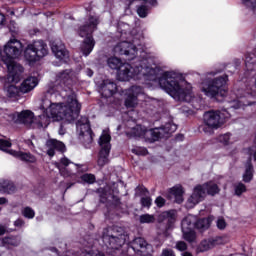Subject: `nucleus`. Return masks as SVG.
<instances>
[{
  "instance_id": "nucleus-27",
  "label": "nucleus",
  "mask_w": 256,
  "mask_h": 256,
  "mask_svg": "<svg viewBox=\"0 0 256 256\" xmlns=\"http://www.w3.org/2000/svg\"><path fill=\"white\" fill-rule=\"evenodd\" d=\"M253 173V165L251 164V162H249L248 164H246L244 173L242 175L244 183H251V181H253Z\"/></svg>"
},
{
  "instance_id": "nucleus-5",
  "label": "nucleus",
  "mask_w": 256,
  "mask_h": 256,
  "mask_svg": "<svg viewBox=\"0 0 256 256\" xmlns=\"http://www.w3.org/2000/svg\"><path fill=\"white\" fill-rule=\"evenodd\" d=\"M213 223V217L209 216L204 219L197 221V217L193 215H188L182 220V233L183 238L189 243H193L197 238L195 234V227L198 231H207Z\"/></svg>"
},
{
  "instance_id": "nucleus-43",
  "label": "nucleus",
  "mask_w": 256,
  "mask_h": 256,
  "mask_svg": "<svg viewBox=\"0 0 256 256\" xmlns=\"http://www.w3.org/2000/svg\"><path fill=\"white\" fill-rule=\"evenodd\" d=\"M141 203H142V207H151V203H152V200H151V197H143L141 199Z\"/></svg>"
},
{
  "instance_id": "nucleus-42",
  "label": "nucleus",
  "mask_w": 256,
  "mask_h": 256,
  "mask_svg": "<svg viewBox=\"0 0 256 256\" xmlns=\"http://www.w3.org/2000/svg\"><path fill=\"white\" fill-rule=\"evenodd\" d=\"M249 9H256V0H242Z\"/></svg>"
},
{
  "instance_id": "nucleus-19",
  "label": "nucleus",
  "mask_w": 256,
  "mask_h": 256,
  "mask_svg": "<svg viewBox=\"0 0 256 256\" xmlns=\"http://www.w3.org/2000/svg\"><path fill=\"white\" fill-rule=\"evenodd\" d=\"M102 97H113L117 93V84L111 80H105L99 89Z\"/></svg>"
},
{
  "instance_id": "nucleus-52",
  "label": "nucleus",
  "mask_w": 256,
  "mask_h": 256,
  "mask_svg": "<svg viewBox=\"0 0 256 256\" xmlns=\"http://www.w3.org/2000/svg\"><path fill=\"white\" fill-rule=\"evenodd\" d=\"M145 3H149V5H155L157 3V0H143Z\"/></svg>"
},
{
  "instance_id": "nucleus-55",
  "label": "nucleus",
  "mask_w": 256,
  "mask_h": 256,
  "mask_svg": "<svg viewBox=\"0 0 256 256\" xmlns=\"http://www.w3.org/2000/svg\"><path fill=\"white\" fill-rule=\"evenodd\" d=\"M182 256H193V254H191L189 252H184V253H182Z\"/></svg>"
},
{
  "instance_id": "nucleus-34",
  "label": "nucleus",
  "mask_w": 256,
  "mask_h": 256,
  "mask_svg": "<svg viewBox=\"0 0 256 256\" xmlns=\"http://www.w3.org/2000/svg\"><path fill=\"white\" fill-rule=\"evenodd\" d=\"M243 193H247V186L243 182L234 184V195L241 197Z\"/></svg>"
},
{
  "instance_id": "nucleus-48",
  "label": "nucleus",
  "mask_w": 256,
  "mask_h": 256,
  "mask_svg": "<svg viewBox=\"0 0 256 256\" xmlns=\"http://www.w3.org/2000/svg\"><path fill=\"white\" fill-rule=\"evenodd\" d=\"M23 225H25V221H23V219H17V220L14 222V226H15V227H23Z\"/></svg>"
},
{
  "instance_id": "nucleus-2",
  "label": "nucleus",
  "mask_w": 256,
  "mask_h": 256,
  "mask_svg": "<svg viewBox=\"0 0 256 256\" xmlns=\"http://www.w3.org/2000/svg\"><path fill=\"white\" fill-rule=\"evenodd\" d=\"M77 79L75 72L66 70L56 76V80L49 85L48 95L55 97L57 94L64 100L63 103H55L48 98H44L40 104L43 114L39 116L38 127H48L52 121H74L79 117L81 104L77 100L75 92L69 87Z\"/></svg>"
},
{
  "instance_id": "nucleus-3",
  "label": "nucleus",
  "mask_w": 256,
  "mask_h": 256,
  "mask_svg": "<svg viewBox=\"0 0 256 256\" xmlns=\"http://www.w3.org/2000/svg\"><path fill=\"white\" fill-rule=\"evenodd\" d=\"M23 51V44L17 39H11L4 46V50L0 48V58L5 63L8 69L7 80L10 83H19L21 80V73H23V66L17 64L15 59L21 57Z\"/></svg>"
},
{
  "instance_id": "nucleus-8",
  "label": "nucleus",
  "mask_w": 256,
  "mask_h": 256,
  "mask_svg": "<svg viewBox=\"0 0 256 256\" xmlns=\"http://www.w3.org/2000/svg\"><path fill=\"white\" fill-rule=\"evenodd\" d=\"M47 53H49L47 44L42 40H38L27 46L24 52V57L28 63H36V61L45 57Z\"/></svg>"
},
{
  "instance_id": "nucleus-9",
  "label": "nucleus",
  "mask_w": 256,
  "mask_h": 256,
  "mask_svg": "<svg viewBox=\"0 0 256 256\" xmlns=\"http://www.w3.org/2000/svg\"><path fill=\"white\" fill-rule=\"evenodd\" d=\"M99 145L101 149L98 153L97 163L99 167H105L109 163V152L111 151V134L109 129L103 130L99 139Z\"/></svg>"
},
{
  "instance_id": "nucleus-39",
  "label": "nucleus",
  "mask_w": 256,
  "mask_h": 256,
  "mask_svg": "<svg viewBox=\"0 0 256 256\" xmlns=\"http://www.w3.org/2000/svg\"><path fill=\"white\" fill-rule=\"evenodd\" d=\"M132 153H134V155H138V156H145V155H147V149L143 148V147L136 146L132 149Z\"/></svg>"
},
{
  "instance_id": "nucleus-51",
  "label": "nucleus",
  "mask_w": 256,
  "mask_h": 256,
  "mask_svg": "<svg viewBox=\"0 0 256 256\" xmlns=\"http://www.w3.org/2000/svg\"><path fill=\"white\" fill-rule=\"evenodd\" d=\"M5 203H7V198L1 197L0 198V205H5ZM0 211H1V207H0Z\"/></svg>"
},
{
  "instance_id": "nucleus-25",
  "label": "nucleus",
  "mask_w": 256,
  "mask_h": 256,
  "mask_svg": "<svg viewBox=\"0 0 256 256\" xmlns=\"http://www.w3.org/2000/svg\"><path fill=\"white\" fill-rule=\"evenodd\" d=\"M20 243H21V238L18 236H7L4 239H2L3 246L7 247L8 249H11L13 247H18Z\"/></svg>"
},
{
  "instance_id": "nucleus-57",
  "label": "nucleus",
  "mask_w": 256,
  "mask_h": 256,
  "mask_svg": "<svg viewBox=\"0 0 256 256\" xmlns=\"http://www.w3.org/2000/svg\"><path fill=\"white\" fill-rule=\"evenodd\" d=\"M3 69V67L0 65V71ZM0 79H3V76H0Z\"/></svg>"
},
{
  "instance_id": "nucleus-23",
  "label": "nucleus",
  "mask_w": 256,
  "mask_h": 256,
  "mask_svg": "<svg viewBox=\"0 0 256 256\" xmlns=\"http://www.w3.org/2000/svg\"><path fill=\"white\" fill-rule=\"evenodd\" d=\"M183 195H185V189L181 185H176L169 189V198L174 199L176 203L184 201Z\"/></svg>"
},
{
  "instance_id": "nucleus-54",
  "label": "nucleus",
  "mask_w": 256,
  "mask_h": 256,
  "mask_svg": "<svg viewBox=\"0 0 256 256\" xmlns=\"http://www.w3.org/2000/svg\"><path fill=\"white\" fill-rule=\"evenodd\" d=\"M5 22V15L0 13V25Z\"/></svg>"
},
{
  "instance_id": "nucleus-13",
  "label": "nucleus",
  "mask_w": 256,
  "mask_h": 256,
  "mask_svg": "<svg viewBox=\"0 0 256 256\" xmlns=\"http://www.w3.org/2000/svg\"><path fill=\"white\" fill-rule=\"evenodd\" d=\"M205 197H207V191H205V188L203 185H197L193 188L192 193L187 199L186 207L187 209H193L196 205H199L201 201L205 200Z\"/></svg>"
},
{
  "instance_id": "nucleus-41",
  "label": "nucleus",
  "mask_w": 256,
  "mask_h": 256,
  "mask_svg": "<svg viewBox=\"0 0 256 256\" xmlns=\"http://www.w3.org/2000/svg\"><path fill=\"white\" fill-rule=\"evenodd\" d=\"M147 13H148V9L145 6H140L137 9V14L139 15V17H142V18L147 17Z\"/></svg>"
},
{
  "instance_id": "nucleus-12",
  "label": "nucleus",
  "mask_w": 256,
  "mask_h": 256,
  "mask_svg": "<svg viewBox=\"0 0 256 256\" xmlns=\"http://www.w3.org/2000/svg\"><path fill=\"white\" fill-rule=\"evenodd\" d=\"M160 133L159 129L147 130V128L137 125L130 130L129 135L131 137H143V139H146L149 143H153V141H157L159 139Z\"/></svg>"
},
{
  "instance_id": "nucleus-56",
  "label": "nucleus",
  "mask_w": 256,
  "mask_h": 256,
  "mask_svg": "<svg viewBox=\"0 0 256 256\" xmlns=\"http://www.w3.org/2000/svg\"><path fill=\"white\" fill-rule=\"evenodd\" d=\"M28 57H33V52H29V56Z\"/></svg>"
},
{
  "instance_id": "nucleus-53",
  "label": "nucleus",
  "mask_w": 256,
  "mask_h": 256,
  "mask_svg": "<svg viewBox=\"0 0 256 256\" xmlns=\"http://www.w3.org/2000/svg\"><path fill=\"white\" fill-rule=\"evenodd\" d=\"M86 74L88 75V77H93V70L87 69Z\"/></svg>"
},
{
  "instance_id": "nucleus-15",
  "label": "nucleus",
  "mask_w": 256,
  "mask_h": 256,
  "mask_svg": "<svg viewBox=\"0 0 256 256\" xmlns=\"http://www.w3.org/2000/svg\"><path fill=\"white\" fill-rule=\"evenodd\" d=\"M111 231L113 232L103 235L104 243H108L112 249H117V247L124 245L125 241H127V236L123 233L117 234V229L115 228Z\"/></svg>"
},
{
  "instance_id": "nucleus-6",
  "label": "nucleus",
  "mask_w": 256,
  "mask_h": 256,
  "mask_svg": "<svg viewBox=\"0 0 256 256\" xmlns=\"http://www.w3.org/2000/svg\"><path fill=\"white\" fill-rule=\"evenodd\" d=\"M97 25H99V17L97 16H88L84 24L78 28V34L80 37H86L80 47L82 54L87 57L95 48V40L93 39L94 31L97 29Z\"/></svg>"
},
{
  "instance_id": "nucleus-38",
  "label": "nucleus",
  "mask_w": 256,
  "mask_h": 256,
  "mask_svg": "<svg viewBox=\"0 0 256 256\" xmlns=\"http://www.w3.org/2000/svg\"><path fill=\"white\" fill-rule=\"evenodd\" d=\"M81 181L83 183H95V175L93 174H84L81 176Z\"/></svg>"
},
{
  "instance_id": "nucleus-20",
  "label": "nucleus",
  "mask_w": 256,
  "mask_h": 256,
  "mask_svg": "<svg viewBox=\"0 0 256 256\" xmlns=\"http://www.w3.org/2000/svg\"><path fill=\"white\" fill-rule=\"evenodd\" d=\"M55 151H65V144L61 141H57L56 139H50L46 142V153L49 157H53L55 155Z\"/></svg>"
},
{
  "instance_id": "nucleus-11",
  "label": "nucleus",
  "mask_w": 256,
  "mask_h": 256,
  "mask_svg": "<svg viewBox=\"0 0 256 256\" xmlns=\"http://www.w3.org/2000/svg\"><path fill=\"white\" fill-rule=\"evenodd\" d=\"M11 147V142L9 140L0 139V150L9 153L12 157H16V159H20V161H25L26 163H35L37 158L33 156L31 153H25L21 151H15L9 149Z\"/></svg>"
},
{
  "instance_id": "nucleus-32",
  "label": "nucleus",
  "mask_w": 256,
  "mask_h": 256,
  "mask_svg": "<svg viewBox=\"0 0 256 256\" xmlns=\"http://www.w3.org/2000/svg\"><path fill=\"white\" fill-rule=\"evenodd\" d=\"M209 240L212 245V249H215V247H219V245H225V243H227V238L225 236H216L209 238Z\"/></svg>"
},
{
  "instance_id": "nucleus-58",
  "label": "nucleus",
  "mask_w": 256,
  "mask_h": 256,
  "mask_svg": "<svg viewBox=\"0 0 256 256\" xmlns=\"http://www.w3.org/2000/svg\"><path fill=\"white\" fill-rule=\"evenodd\" d=\"M249 61H250L249 57H246V63H249Z\"/></svg>"
},
{
  "instance_id": "nucleus-24",
  "label": "nucleus",
  "mask_w": 256,
  "mask_h": 256,
  "mask_svg": "<svg viewBox=\"0 0 256 256\" xmlns=\"http://www.w3.org/2000/svg\"><path fill=\"white\" fill-rule=\"evenodd\" d=\"M154 129H158V131L160 132L158 135V139H161V137H165V135H171V133H175L177 131V126L175 125V123L170 121L161 128Z\"/></svg>"
},
{
  "instance_id": "nucleus-45",
  "label": "nucleus",
  "mask_w": 256,
  "mask_h": 256,
  "mask_svg": "<svg viewBox=\"0 0 256 256\" xmlns=\"http://www.w3.org/2000/svg\"><path fill=\"white\" fill-rule=\"evenodd\" d=\"M176 249H178V251H185L187 249V244L183 241L177 242Z\"/></svg>"
},
{
  "instance_id": "nucleus-21",
  "label": "nucleus",
  "mask_w": 256,
  "mask_h": 256,
  "mask_svg": "<svg viewBox=\"0 0 256 256\" xmlns=\"http://www.w3.org/2000/svg\"><path fill=\"white\" fill-rule=\"evenodd\" d=\"M37 85H39V79L35 76H29L21 83L20 91L21 93H29L33 91Z\"/></svg>"
},
{
  "instance_id": "nucleus-16",
  "label": "nucleus",
  "mask_w": 256,
  "mask_h": 256,
  "mask_svg": "<svg viewBox=\"0 0 256 256\" xmlns=\"http://www.w3.org/2000/svg\"><path fill=\"white\" fill-rule=\"evenodd\" d=\"M140 93H143V89L139 86H133L125 91V106L127 109H135L137 107V95H140Z\"/></svg>"
},
{
  "instance_id": "nucleus-50",
  "label": "nucleus",
  "mask_w": 256,
  "mask_h": 256,
  "mask_svg": "<svg viewBox=\"0 0 256 256\" xmlns=\"http://www.w3.org/2000/svg\"><path fill=\"white\" fill-rule=\"evenodd\" d=\"M7 233V227L0 225V237L1 235H5Z\"/></svg>"
},
{
  "instance_id": "nucleus-1",
  "label": "nucleus",
  "mask_w": 256,
  "mask_h": 256,
  "mask_svg": "<svg viewBox=\"0 0 256 256\" xmlns=\"http://www.w3.org/2000/svg\"><path fill=\"white\" fill-rule=\"evenodd\" d=\"M131 26L120 22L118 25V37L120 41L115 45L113 51L115 55H125L131 61L140 53L141 58H137L133 65L124 63L118 70L119 81L140 80L148 87H160L173 97L176 101H193V87L175 71H163L155 63V58L147 55L141 48V42L131 34Z\"/></svg>"
},
{
  "instance_id": "nucleus-17",
  "label": "nucleus",
  "mask_w": 256,
  "mask_h": 256,
  "mask_svg": "<svg viewBox=\"0 0 256 256\" xmlns=\"http://www.w3.org/2000/svg\"><path fill=\"white\" fill-rule=\"evenodd\" d=\"M243 96H245L244 89L233 90V92H231L230 103H231L232 109H240L241 104H239V103H243V105H249V103H247V100H245V98Z\"/></svg>"
},
{
  "instance_id": "nucleus-14",
  "label": "nucleus",
  "mask_w": 256,
  "mask_h": 256,
  "mask_svg": "<svg viewBox=\"0 0 256 256\" xmlns=\"http://www.w3.org/2000/svg\"><path fill=\"white\" fill-rule=\"evenodd\" d=\"M76 129L79 137H84L86 143L93 142V132H91V126L89 125V119L87 117H81L76 124Z\"/></svg>"
},
{
  "instance_id": "nucleus-40",
  "label": "nucleus",
  "mask_w": 256,
  "mask_h": 256,
  "mask_svg": "<svg viewBox=\"0 0 256 256\" xmlns=\"http://www.w3.org/2000/svg\"><path fill=\"white\" fill-rule=\"evenodd\" d=\"M219 141L223 145H229V141H231V135L230 134H224L219 136Z\"/></svg>"
},
{
  "instance_id": "nucleus-44",
  "label": "nucleus",
  "mask_w": 256,
  "mask_h": 256,
  "mask_svg": "<svg viewBox=\"0 0 256 256\" xmlns=\"http://www.w3.org/2000/svg\"><path fill=\"white\" fill-rule=\"evenodd\" d=\"M217 227H218V229H225L227 227V222H225V219L218 218Z\"/></svg>"
},
{
  "instance_id": "nucleus-36",
  "label": "nucleus",
  "mask_w": 256,
  "mask_h": 256,
  "mask_svg": "<svg viewBox=\"0 0 256 256\" xmlns=\"http://www.w3.org/2000/svg\"><path fill=\"white\" fill-rule=\"evenodd\" d=\"M199 249H200L201 252L210 251V249H213V246L211 244V240H209V238L206 239V240H203L200 243Z\"/></svg>"
},
{
  "instance_id": "nucleus-7",
  "label": "nucleus",
  "mask_w": 256,
  "mask_h": 256,
  "mask_svg": "<svg viewBox=\"0 0 256 256\" xmlns=\"http://www.w3.org/2000/svg\"><path fill=\"white\" fill-rule=\"evenodd\" d=\"M230 115L229 112L226 110L223 111H215L211 110L205 112L203 118V131L204 133H213L215 129H219L225 125L227 119H229Z\"/></svg>"
},
{
  "instance_id": "nucleus-31",
  "label": "nucleus",
  "mask_w": 256,
  "mask_h": 256,
  "mask_svg": "<svg viewBox=\"0 0 256 256\" xmlns=\"http://www.w3.org/2000/svg\"><path fill=\"white\" fill-rule=\"evenodd\" d=\"M6 95L9 99H17L19 97V88L17 86L11 84L5 88Z\"/></svg>"
},
{
  "instance_id": "nucleus-22",
  "label": "nucleus",
  "mask_w": 256,
  "mask_h": 256,
  "mask_svg": "<svg viewBox=\"0 0 256 256\" xmlns=\"http://www.w3.org/2000/svg\"><path fill=\"white\" fill-rule=\"evenodd\" d=\"M54 165L57 167L62 177H71V175H73L71 170L67 168L69 165H74L69 159L64 157L60 160V162H55Z\"/></svg>"
},
{
  "instance_id": "nucleus-4",
  "label": "nucleus",
  "mask_w": 256,
  "mask_h": 256,
  "mask_svg": "<svg viewBox=\"0 0 256 256\" xmlns=\"http://www.w3.org/2000/svg\"><path fill=\"white\" fill-rule=\"evenodd\" d=\"M225 83H227V76L213 78V73H209L202 79L199 89L206 97L211 99L225 97L227 94Z\"/></svg>"
},
{
  "instance_id": "nucleus-10",
  "label": "nucleus",
  "mask_w": 256,
  "mask_h": 256,
  "mask_svg": "<svg viewBox=\"0 0 256 256\" xmlns=\"http://www.w3.org/2000/svg\"><path fill=\"white\" fill-rule=\"evenodd\" d=\"M12 120L14 123H20L26 125V127H33L36 129L44 128V126H38L41 122V118H35V114L31 110H23L12 114Z\"/></svg>"
},
{
  "instance_id": "nucleus-33",
  "label": "nucleus",
  "mask_w": 256,
  "mask_h": 256,
  "mask_svg": "<svg viewBox=\"0 0 256 256\" xmlns=\"http://www.w3.org/2000/svg\"><path fill=\"white\" fill-rule=\"evenodd\" d=\"M147 247V241L143 238H136L132 242V249L134 251H139L140 249H145Z\"/></svg>"
},
{
  "instance_id": "nucleus-35",
  "label": "nucleus",
  "mask_w": 256,
  "mask_h": 256,
  "mask_svg": "<svg viewBox=\"0 0 256 256\" xmlns=\"http://www.w3.org/2000/svg\"><path fill=\"white\" fill-rule=\"evenodd\" d=\"M22 215L26 219H33L35 217V210L31 207H25L22 209Z\"/></svg>"
},
{
  "instance_id": "nucleus-18",
  "label": "nucleus",
  "mask_w": 256,
  "mask_h": 256,
  "mask_svg": "<svg viewBox=\"0 0 256 256\" xmlns=\"http://www.w3.org/2000/svg\"><path fill=\"white\" fill-rule=\"evenodd\" d=\"M52 53H54L56 59L60 61V63H65L69 59V52L65 48V44L61 42H55L52 44Z\"/></svg>"
},
{
  "instance_id": "nucleus-47",
  "label": "nucleus",
  "mask_w": 256,
  "mask_h": 256,
  "mask_svg": "<svg viewBox=\"0 0 256 256\" xmlns=\"http://www.w3.org/2000/svg\"><path fill=\"white\" fill-rule=\"evenodd\" d=\"M245 152H246L248 155H253L254 161H256V150H253L252 148H248L247 150H245Z\"/></svg>"
},
{
  "instance_id": "nucleus-29",
  "label": "nucleus",
  "mask_w": 256,
  "mask_h": 256,
  "mask_svg": "<svg viewBox=\"0 0 256 256\" xmlns=\"http://www.w3.org/2000/svg\"><path fill=\"white\" fill-rule=\"evenodd\" d=\"M107 65L108 67H110V69H118V71L121 69V67H123V65H125V63H123L121 61V59L117 58V57H110L107 60Z\"/></svg>"
},
{
  "instance_id": "nucleus-46",
  "label": "nucleus",
  "mask_w": 256,
  "mask_h": 256,
  "mask_svg": "<svg viewBox=\"0 0 256 256\" xmlns=\"http://www.w3.org/2000/svg\"><path fill=\"white\" fill-rule=\"evenodd\" d=\"M155 203L157 207H163L165 205V200L163 199V197L159 196L156 198Z\"/></svg>"
},
{
  "instance_id": "nucleus-26",
  "label": "nucleus",
  "mask_w": 256,
  "mask_h": 256,
  "mask_svg": "<svg viewBox=\"0 0 256 256\" xmlns=\"http://www.w3.org/2000/svg\"><path fill=\"white\" fill-rule=\"evenodd\" d=\"M0 193H15V184L9 180L0 179Z\"/></svg>"
},
{
  "instance_id": "nucleus-28",
  "label": "nucleus",
  "mask_w": 256,
  "mask_h": 256,
  "mask_svg": "<svg viewBox=\"0 0 256 256\" xmlns=\"http://www.w3.org/2000/svg\"><path fill=\"white\" fill-rule=\"evenodd\" d=\"M177 217V212L175 210H170V211H166V212H162L160 214V221H165V219L169 222V223H175V219Z\"/></svg>"
},
{
  "instance_id": "nucleus-30",
  "label": "nucleus",
  "mask_w": 256,
  "mask_h": 256,
  "mask_svg": "<svg viewBox=\"0 0 256 256\" xmlns=\"http://www.w3.org/2000/svg\"><path fill=\"white\" fill-rule=\"evenodd\" d=\"M202 187H204V190L208 195H217V193H219V186H217L215 182L202 184Z\"/></svg>"
},
{
  "instance_id": "nucleus-37",
  "label": "nucleus",
  "mask_w": 256,
  "mask_h": 256,
  "mask_svg": "<svg viewBox=\"0 0 256 256\" xmlns=\"http://www.w3.org/2000/svg\"><path fill=\"white\" fill-rule=\"evenodd\" d=\"M155 216L151 214H143L140 216V223H154Z\"/></svg>"
},
{
  "instance_id": "nucleus-49",
  "label": "nucleus",
  "mask_w": 256,
  "mask_h": 256,
  "mask_svg": "<svg viewBox=\"0 0 256 256\" xmlns=\"http://www.w3.org/2000/svg\"><path fill=\"white\" fill-rule=\"evenodd\" d=\"M162 256H175V253H173V250H163Z\"/></svg>"
}]
</instances>
